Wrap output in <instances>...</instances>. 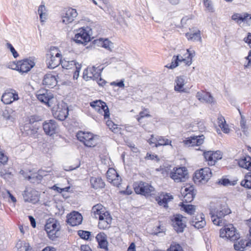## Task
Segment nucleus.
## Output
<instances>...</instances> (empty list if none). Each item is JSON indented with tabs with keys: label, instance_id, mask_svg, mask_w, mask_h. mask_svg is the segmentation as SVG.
<instances>
[{
	"label": "nucleus",
	"instance_id": "nucleus-1",
	"mask_svg": "<svg viewBox=\"0 0 251 251\" xmlns=\"http://www.w3.org/2000/svg\"><path fill=\"white\" fill-rule=\"evenodd\" d=\"M230 212V209L225 203L211 205L210 207V214L211 215V220L213 224L217 226H222V218Z\"/></svg>",
	"mask_w": 251,
	"mask_h": 251
},
{
	"label": "nucleus",
	"instance_id": "nucleus-2",
	"mask_svg": "<svg viewBox=\"0 0 251 251\" xmlns=\"http://www.w3.org/2000/svg\"><path fill=\"white\" fill-rule=\"evenodd\" d=\"M196 210L195 205L189 204V223L196 228H202L206 225L205 217L202 213L197 212Z\"/></svg>",
	"mask_w": 251,
	"mask_h": 251
},
{
	"label": "nucleus",
	"instance_id": "nucleus-3",
	"mask_svg": "<svg viewBox=\"0 0 251 251\" xmlns=\"http://www.w3.org/2000/svg\"><path fill=\"white\" fill-rule=\"evenodd\" d=\"M61 54L57 48L51 47L46 54V63L49 69H54L61 64Z\"/></svg>",
	"mask_w": 251,
	"mask_h": 251
},
{
	"label": "nucleus",
	"instance_id": "nucleus-4",
	"mask_svg": "<svg viewBox=\"0 0 251 251\" xmlns=\"http://www.w3.org/2000/svg\"><path fill=\"white\" fill-rule=\"evenodd\" d=\"M77 139L87 147H94L97 144L98 136L91 132L78 131L76 135Z\"/></svg>",
	"mask_w": 251,
	"mask_h": 251
},
{
	"label": "nucleus",
	"instance_id": "nucleus-5",
	"mask_svg": "<svg viewBox=\"0 0 251 251\" xmlns=\"http://www.w3.org/2000/svg\"><path fill=\"white\" fill-rule=\"evenodd\" d=\"M133 188L137 194L145 197L151 196L155 191L154 188L151 184L142 181L134 182Z\"/></svg>",
	"mask_w": 251,
	"mask_h": 251
},
{
	"label": "nucleus",
	"instance_id": "nucleus-6",
	"mask_svg": "<svg viewBox=\"0 0 251 251\" xmlns=\"http://www.w3.org/2000/svg\"><path fill=\"white\" fill-rule=\"evenodd\" d=\"M60 226L58 221L55 219L50 218L47 220L45 230L50 240H54L58 237L57 232L60 229Z\"/></svg>",
	"mask_w": 251,
	"mask_h": 251
},
{
	"label": "nucleus",
	"instance_id": "nucleus-7",
	"mask_svg": "<svg viewBox=\"0 0 251 251\" xmlns=\"http://www.w3.org/2000/svg\"><path fill=\"white\" fill-rule=\"evenodd\" d=\"M212 176L211 169L208 167H205L195 173L193 180L196 183L205 184L208 182Z\"/></svg>",
	"mask_w": 251,
	"mask_h": 251
},
{
	"label": "nucleus",
	"instance_id": "nucleus-8",
	"mask_svg": "<svg viewBox=\"0 0 251 251\" xmlns=\"http://www.w3.org/2000/svg\"><path fill=\"white\" fill-rule=\"evenodd\" d=\"M90 31L91 29L88 26L79 28L72 40L78 44L86 45V43L91 41Z\"/></svg>",
	"mask_w": 251,
	"mask_h": 251
},
{
	"label": "nucleus",
	"instance_id": "nucleus-9",
	"mask_svg": "<svg viewBox=\"0 0 251 251\" xmlns=\"http://www.w3.org/2000/svg\"><path fill=\"white\" fill-rule=\"evenodd\" d=\"M35 65L34 62L31 60L25 59L19 61L17 64L13 63L12 66L8 67L13 70L18 71L22 74L29 72Z\"/></svg>",
	"mask_w": 251,
	"mask_h": 251
},
{
	"label": "nucleus",
	"instance_id": "nucleus-10",
	"mask_svg": "<svg viewBox=\"0 0 251 251\" xmlns=\"http://www.w3.org/2000/svg\"><path fill=\"white\" fill-rule=\"evenodd\" d=\"M220 237L223 238L235 240L238 238V235L235 228L232 224L225 226L220 231Z\"/></svg>",
	"mask_w": 251,
	"mask_h": 251
},
{
	"label": "nucleus",
	"instance_id": "nucleus-11",
	"mask_svg": "<svg viewBox=\"0 0 251 251\" xmlns=\"http://www.w3.org/2000/svg\"><path fill=\"white\" fill-rule=\"evenodd\" d=\"M205 161L209 166L214 165L216 162L223 157V153L220 151H204L203 153Z\"/></svg>",
	"mask_w": 251,
	"mask_h": 251
},
{
	"label": "nucleus",
	"instance_id": "nucleus-12",
	"mask_svg": "<svg viewBox=\"0 0 251 251\" xmlns=\"http://www.w3.org/2000/svg\"><path fill=\"white\" fill-rule=\"evenodd\" d=\"M90 105L98 112L103 114L105 119L109 118L110 112L105 102L101 100H96L90 102Z\"/></svg>",
	"mask_w": 251,
	"mask_h": 251
},
{
	"label": "nucleus",
	"instance_id": "nucleus-13",
	"mask_svg": "<svg viewBox=\"0 0 251 251\" xmlns=\"http://www.w3.org/2000/svg\"><path fill=\"white\" fill-rule=\"evenodd\" d=\"M187 170L186 167L174 168L171 172L170 176L176 182L185 181L187 176Z\"/></svg>",
	"mask_w": 251,
	"mask_h": 251
},
{
	"label": "nucleus",
	"instance_id": "nucleus-14",
	"mask_svg": "<svg viewBox=\"0 0 251 251\" xmlns=\"http://www.w3.org/2000/svg\"><path fill=\"white\" fill-rule=\"evenodd\" d=\"M43 130L45 134L50 136H53L57 132L59 126L54 120H48L42 124Z\"/></svg>",
	"mask_w": 251,
	"mask_h": 251
},
{
	"label": "nucleus",
	"instance_id": "nucleus-15",
	"mask_svg": "<svg viewBox=\"0 0 251 251\" xmlns=\"http://www.w3.org/2000/svg\"><path fill=\"white\" fill-rule=\"evenodd\" d=\"M103 68H100L99 67L87 68L83 72V78L86 80L89 79L95 80L98 79L101 76V73Z\"/></svg>",
	"mask_w": 251,
	"mask_h": 251
},
{
	"label": "nucleus",
	"instance_id": "nucleus-16",
	"mask_svg": "<svg viewBox=\"0 0 251 251\" xmlns=\"http://www.w3.org/2000/svg\"><path fill=\"white\" fill-rule=\"evenodd\" d=\"M37 99L42 103L50 106L49 102L53 98L50 91L46 89H41L36 92Z\"/></svg>",
	"mask_w": 251,
	"mask_h": 251
},
{
	"label": "nucleus",
	"instance_id": "nucleus-17",
	"mask_svg": "<svg viewBox=\"0 0 251 251\" xmlns=\"http://www.w3.org/2000/svg\"><path fill=\"white\" fill-rule=\"evenodd\" d=\"M184 219L186 218L180 214L175 215L171 219L174 228L177 233L182 232L186 226Z\"/></svg>",
	"mask_w": 251,
	"mask_h": 251
},
{
	"label": "nucleus",
	"instance_id": "nucleus-18",
	"mask_svg": "<svg viewBox=\"0 0 251 251\" xmlns=\"http://www.w3.org/2000/svg\"><path fill=\"white\" fill-rule=\"evenodd\" d=\"M23 196L25 202L36 203L39 200L38 192L32 188H25Z\"/></svg>",
	"mask_w": 251,
	"mask_h": 251
},
{
	"label": "nucleus",
	"instance_id": "nucleus-19",
	"mask_svg": "<svg viewBox=\"0 0 251 251\" xmlns=\"http://www.w3.org/2000/svg\"><path fill=\"white\" fill-rule=\"evenodd\" d=\"M64 11L62 15V22L65 25L73 22L78 15L76 9L72 8H69Z\"/></svg>",
	"mask_w": 251,
	"mask_h": 251
},
{
	"label": "nucleus",
	"instance_id": "nucleus-20",
	"mask_svg": "<svg viewBox=\"0 0 251 251\" xmlns=\"http://www.w3.org/2000/svg\"><path fill=\"white\" fill-rule=\"evenodd\" d=\"M68 107L65 103L58 105L57 110L53 113L55 118L59 121H64L68 116Z\"/></svg>",
	"mask_w": 251,
	"mask_h": 251
},
{
	"label": "nucleus",
	"instance_id": "nucleus-21",
	"mask_svg": "<svg viewBox=\"0 0 251 251\" xmlns=\"http://www.w3.org/2000/svg\"><path fill=\"white\" fill-rule=\"evenodd\" d=\"M19 99L18 93L14 89L5 92L1 98V101L6 104H9Z\"/></svg>",
	"mask_w": 251,
	"mask_h": 251
},
{
	"label": "nucleus",
	"instance_id": "nucleus-22",
	"mask_svg": "<svg viewBox=\"0 0 251 251\" xmlns=\"http://www.w3.org/2000/svg\"><path fill=\"white\" fill-rule=\"evenodd\" d=\"M67 222L72 226L80 225L82 221V215L77 211H73L68 215Z\"/></svg>",
	"mask_w": 251,
	"mask_h": 251
},
{
	"label": "nucleus",
	"instance_id": "nucleus-23",
	"mask_svg": "<svg viewBox=\"0 0 251 251\" xmlns=\"http://www.w3.org/2000/svg\"><path fill=\"white\" fill-rule=\"evenodd\" d=\"M188 63V61L186 59H184L182 56L175 55L173 57L171 64H168L166 67L169 69H173L179 65L186 66Z\"/></svg>",
	"mask_w": 251,
	"mask_h": 251
},
{
	"label": "nucleus",
	"instance_id": "nucleus-24",
	"mask_svg": "<svg viewBox=\"0 0 251 251\" xmlns=\"http://www.w3.org/2000/svg\"><path fill=\"white\" fill-rule=\"evenodd\" d=\"M57 83L56 76L51 74H47L44 76L42 84L46 87L52 88L55 87Z\"/></svg>",
	"mask_w": 251,
	"mask_h": 251
},
{
	"label": "nucleus",
	"instance_id": "nucleus-25",
	"mask_svg": "<svg viewBox=\"0 0 251 251\" xmlns=\"http://www.w3.org/2000/svg\"><path fill=\"white\" fill-rule=\"evenodd\" d=\"M98 227L100 229H105L110 227L112 218L109 213H106L104 216H100Z\"/></svg>",
	"mask_w": 251,
	"mask_h": 251
},
{
	"label": "nucleus",
	"instance_id": "nucleus-26",
	"mask_svg": "<svg viewBox=\"0 0 251 251\" xmlns=\"http://www.w3.org/2000/svg\"><path fill=\"white\" fill-rule=\"evenodd\" d=\"M112 171L113 173H111L110 170L107 171V178L114 186L119 187L121 184L122 179L115 170H113Z\"/></svg>",
	"mask_w": 251,
	"mask_h": 251
},
{
	"label": "nucleus",
	"instance_id": "nucleus-27",
	"mask_svg": "<svg viewBox=\"0 0 251 251\" xmlns=\"http://www.w3.org/2000/svg\"><path fill=\"white\" fill-rule=\"evenodd\" d=\"M196 98L201 102L211 103L214 102V98L211 95L206 92L200 91L197 93Z\"/></svg>",
	"mask_w": 251,
	"mask_h": 251
},
{
	"label": "nucleus",
	"instance_id": "nucleus-28",
	"mask_svg": "<svg viewBox=\"0 0 251 251\" xmlns=\"http://www.w3.org/2000/svg\"><path fill=\"white\" fill-rule=\"evenodd\" d=\"M106 213H109L106 211L105 209L101 204H97L93 206L92 209V216L95 218H100V216H104L106 215Z\"/></svg>",
	"mask_w": 251,
	"mask_h": 251
},
{
	"label": "nucleus",
	"instance_id": "nucleus-29",
	"mask_svg": "<svg viewBox=\"0 0 251 251\" xmlns=\"http://www.w3.org/2000/svg\"><path fill=\"white\" fill-rule=\"evenodd\" d=\"M96 239L100 248L108 250L107 236L105 233L103 232L98 233L96 237Z\"/></svg>",
	"mask_w": 251,
	"mask_h": 251
},
{
	"label": "nucleus",
	"instance_id": "nucleus-30",
	"mask_svg": "<svg viewBox=\"0 0 251 251\" xmlns=\"http://www.w3.org/2000/svg\"><path fill=\"white\" fill-rule=\"evenodd\" d=\"M239 166L249 171L251 170V157L249 156H242L238 161Z\"/></svg>",
	"mask_w": 251,
	"mask_h": 251
},
{
	"label": "nucleus",
	"instance_id": "nucleus-31",
	"mask_svg": "<svg viewBox=\"0 0 251 251\" xmlns=\"http://www.w3.org/2000/svg\"><path fill=\"white\" fill-rule=\"evenodd\" d=\"M189 40L193 42H201L202 38L200 30L196 27L190 29L189 32Z\"/></svg>",
	"mask_w": 251,
	"mask_h": 251
},
{
	"label": "nucleus",
	"instance_id": "nucleus-32",
	"mask_svg": "<svg viewBox=\"0 0 251 251\" xmlns=\"http://www.w3.org/2000/svg\"><path fill=\"white\" fill-rule=\"evenodd\" d=\"M204 141L203 135L191 136L189 137V147H199L203 143Z\"/></svg>",
	"mask_w": 251,
	"mask_h": 251
},
{
	"label": "nucleus",
	"instance_id": "nucleus-33",
	"mask_svg": "<svg viewBox=\"0 0 251 251\" xmlns=\"http://www.w3.org/2000/svg\"><path fill=\"white\" fill-rule=\"evenodd\" d=\"M231 19L237 24L240 25L248 19H251V14L247 13H243V14L235 13L232 16Z\"/></svg>",
	"mask_w": 251,
	"mask_h": 251
},
{
	"label": "nucleus",
	"instance_id": "nucleus-34",
	"mask_svg": "<svg viewBox=\"0 0 251 251\" xmlns=\"http://www.w3.org/2000/svg\"><path fill=\"white\" fill-rule=\"evenodd\" d=\"M90 182L92 188L95 189L103 188L105 186V183L100 177H91Z\"/></svg>",
	"mask_w": 251,
	"mask_h": 251
},
{
	"label": "nucleus",
	"instance_id": "nucleus-35",
	"mask_svg": "<svg viewBox=\"0 0 251 251\" xmlns=\"http://www.w3.org/2000/svg\"><path fill=\"white\" fill-rule=\"evenodd\" d=\"M217 124L224 133L228 134L230 132V129L229 128L228 124H226L224 117L222 116L218 117L217 119Z\"/></svg>",
	"mask_w": 251,
	"mask_h": 251
},
{
	"label": "nucleus",
	"instance_id": "nucleus-36",
	"mask_svg": "<svg viewBox=\"0 0 251 251\" xmlns=\"http://www.w3.org/2000/svg\"><path fill=\"white\" fill-rule=\"evenodd\" d=\"M249 242L247 240L238 238L234 244V248L236 251H243L246 247L249 246Z\"/></svg>",
	"mask_w": 251,
	"mask_h": 251
},
{
	"label": "nucleus",
	"instance_id": "nucleus-37",
	"mask_svg": "<svg viewBox=\"0 0 251 251\" xmlns=\"http://www.w3.org/2000/svg\"><path fill=\"white\" fill-rule=\"evenodd\" d=\"M95 44H97L100 46L110 51H112V47L113 43L109 41L108 39L100 38L98 40H95Z\"/></svg>",
	"mask_w": 251,
	"mask_h": 251
},
{
	"label": "nucleus",
	"instance_id": "nucleus-38",
	"mask_svg": "<svg viewBox=\"0 0 251 251\" xmlns=\"http://www.w3.org/2000/svg\"><path fill=\"white\" fill-rule=\"evenodd\" d=\"M184 84V79L183 76L177 77L176 80L175 90L178 92H185V89L183 88Z\"/></svg>",
	"mask_w": 251,
	"mask_h": 251
},
{
	"label": "nucleus",
	"instance_id": "nucleus-39",
	"mask_svg": "<svg viewBox=\"0 0 251 251\" xmlns=\"http://www.w3.org/2000/svg\"><path fill=\"white\" fill-rule=\"evenodd\" d=\"M173 199V197L172 195L166 193L165 195H163L162 199H159L158 201V203L160 206H163L164 207L167 208L168 207V202Z\"/></svg>",
	"mask_w": 251,
	"mask_h": 251
},
{
	"label": "nucleus",
	"instance_id": "nucleus-40",
	"mask_svg": "<svg viewBox=\"0 0 251 251\" xmlns=\"http://www.w3.org/2000/svg\"><path fill=\"white\" fill-rule=\"evenodd\" d=\"M78 63L75 60H67L65 59L62 60L61 65L62 67L66 69H72L77 66Z\"/></svg>",
	"mask_w": 251,
	"mask_h": 251
},
{
	"label": "nucleus",
	"instance_id": "nucleus-41",
	"mask_svg": "<svg viewBox=\"0 0 251 251\" xmlns=\"http://www.w3.org/2000/svg\"><path fill=\"white\" fill-rule=\"evenodd\" d=\"M13 112L14 111L12 110V109L7 107L3 111L2 116L5 120L13 121L14 119L12 116Z\"/></svg>",
	"mask_w": 251,
	"mask_h": 251
},
{
	"label": "nucleus",
	"instance_id": "nucleus-42",
	"mask_svg": "<svg viewBox=\"0 0 251 251\" xmlns=\"http://www.w3.org/2000/svg\"><path fill=\"white\" fill-rule=\"evenodd\" d=\"M241 185L245 188L251 189V174L245 176L244 179L241 182Z\"/></svg>",
	"mask_w": 251,
	"mask_h": 251
},
{
	"label": "nucleus",
	"instance_id": "nucleus-43",
	"mask_svg": "<svg viewBox=\"0 0 251 251\" xmlns=\"http://www.w3.org/2000/svg\"><path fill=\"white\" fill-rule=\"evenodd\" d=\"M172 141L165 137L159 136H158V141H157V147L161 146H166V145H170L172 147L171 145Z\"/></svg>",
	"mask_w": 251,
	"mask_h": 251
},
{
	"label": "nucleus",
	"instance_id": "nucleus-44",
	"mask_svg": "<svg viewBox=\"0 0 251 251\" xmlns=\"http://www.w3.org/2000/svg\"><path fill=\"white\" fill-rule=\"evenodd\" d=\"M46 7L44 4L40 5L38 9V13L40 16L41 22H43L46 19L47 14L46 13Z\"/></svg>",
	"mask_w": 251,
	"mask_h": 251
},
{
	"label": "nucleus",
	"instance_id": "nucleus-45",
	"mask_svg": "<svg viewBox=\"0 0 251 251\" xmlns=\"http://www.w3.org/2000/svg\"><path fill=\"white\" fill-rule=\"evenodd\" d=\"M43 178L42 175L39 174H34L32 176H28L27 179L29 180L31 183H38Z\"/></svg>",
	"mask_w": 251,
	"mask_h": 251
},
{
	"label": "nucleus",
	"instance_id": "nucleus-46",
	"mask_svg": "<svg viewBox=\"0 0 251 251\" xmlns=\"http://www.w3.org/2000/svg\"><path fill=\"white\" fill-rule=\"evenodd\" d=\"M79 236L83 239L88 240L91 234V232L89 231L79 230L77 231Z\"/></svg>",
	"mask_w": 251,
	"mask_h": 251
},
{
	"label": "nucleus",
	"instance_id": "nucleus-47",
	"mask_svg": "<svg viewBox=\"0 0 251 251\" xmlns=\"http://www.w3.org/2000/svg\"><path fill=\"white\" fill-rule=\"evenodd\" d=\"M244 66L245 68L251 67V51H250L247 56L244 58L243 61Z\"/></svg>",
	"mask_w": 251,
	"mask_h": 251
},
{
	"label": "nucleus",
	"instance_id": "nucleus-48",
	"mask_svg": "<svg viewBox=\"0 0 251 251\" xmlns=\"http://www.w3.org/2000/svg\"><path fill=\"white\" fill-rule=\"evenodd\" d=\"M168 251H183L182 248L178 244L174 243L171 245Z\"/></svg>",
	"mask_w": 251,
	"mask_h": 251
},
{
	"label": "nucleus",
	"instance_id": "nucleus-49",
	"mask_svg": "<svg viewBox=\"0 0 251 251\" xmlns=\"http://www.w3.org/2000/svg\"><path fill=\"white\" fill-rule=\"evenodd\" d=\"M158 136L154 137L153 135H151V137L149 139L148 143L152 147H157Z\"/></svg>",
	"mask_w": 251,
	"mask_h": 251
},
{
	"label": "nucleus",
	"instance_id": "nucleus-50",
	"mask_svg": "<svg viewBox=\"0 0 251 251\" xmlns=\"http://www.w3.org/2000/svg\"><path fill=\"white\" fill-rule=\"evenodd\" d=\"M7 46L11 52L13 57L14 58H17L19 56V54L15 50L13 46L10 43H9L7 44Z\"/></svg>",
	"mask_w": 251,
	"mask_h": 251
},
{
	"label": "nucleus",
	"instance_id": "nucleus-51",
	"mask_svg": "<svg viewBox=\"0 0 251 251\" xmlns=\"http://www.w3.org/2000/svg\"><path fill=\"white\" fill-rule=\"evenodd\" d=\"M41 120L39 116L36 115H32L29 117V123L30 124H33Z\"/></svg>",
	"mask_w": 251,
	"mask_h": 251
},
{
	"label": "nucleus",
	"instance_id": "nucleus-52",
	"mask_svg": "<svg viewBox=\"0 0 251 251\" xmlns=\"http://www.w3.org/2000/svg\"><path fill=\"white\" fill-rule=\"evenodd\" d=\"M106 125L109 127V128L111 129L113 131H114L115 129L117 128V125L114 124V123L111 120H108L106 122Z\"/></svg>",
	"mask_w": 251,
	"mask_h": 251
},
{
	"label": "nucleus",
	"instance_id": "nucleus-53",
	"mask_svg": "<svg viewBox=\"0 0 251 251\" xmlns=\"http://www.w3.org/2000/svg\"><path fill=\"white\" fill-rule=\"evenodd\" d=\"M8 161V157L4 155L2 151H0V162L3 164L7 163Z\"/></svg>",
	"mask_w": 251,
	"mask_h": 251
},
{
	"label": "nucleus",
	"instance_id": "nucleus-54",
	"mask_svg": "<svg viewBox=\"0 0 251 251\" xmlns=\"http://www.w3.org/2000/svg\"><path fill=\"white\" fill-rule=\"evenodd\" d=\"M145 159L148 160H154L156 159L157 161H159V158L157 155L155 154H151L149 153H147L146 156L145 157Z\"/></svg>",
	"mask_w": 251,
	"mask_h": 251
},
{
	"label": "nucleus",
	"instance_id": "nucleus-55",
	"mask_svg": "<svg viewBox=\"0 0 251 251\" xmlns=\"http://www.w3.org/2000/svg\"><path fill=\"white\" fill-rule=\"evenodd\" d=\"M189 195H191L192 196V201L195 198V196L197 194V190L193 186H191L189 187Z\"/></svg>",
	"mask_w": 251,
	"mask_h": 251
},
{
	"label": "nucleus",
	"instance_id": "nucleus-56",
	"mask_svg": "<svg viewBox=\"0 0 251 251\" xmlns=\"http://www.w3.org/2000/svg\"><path fill=\"white\" fill-rule=\"evenodd\" d=\"M219 183L223 186H228L231 185V182L228 179L222 178L219 181Z\"/></svg>",
	"mask_w": 251,
	"mask_h": 251
},
{
	"label": "nucleus",
	"instance_id": "nucleus-57",
	"mask_svg": "<svg viewBox=\"0 0 251 251\" xmlns=\"http://www.w3.org/2000/svg\"><path fill=\"white\" fill-rule=\"evenodd\" d=\"M240 126L243 131H246L248 129V127L246 124V121L243 117H241L240 121Z\"/></svg>",
	"mask_w": 251,
	"mask_h": 251
},
{
	"label": "nucleus",
	"instance_id": "nucleus-58",
	"mask_svg": "<svg viewBox=\"0 0 251 251\" xmlns=\"http://www.w3.org/2000/svg\"><path fill=\"white\" fill-rule=\"evenodd\" d=\"M204 5L208 10H212L213 9L211 1L209 0H204Z\"/></svg>",
	"mask_w": 251,
	"mask_h": 251
},
{
	"label": "nucleus",
	"instance_id": "nucleus-59",
	"mask_svg": "<svg viewBox=\"0 0 251 251\" xmlns=\"http://www.w3.org/2000/svg\"><path fill=\"white\" fill-rule=\"evenodd\" d=\"M140 117L137 118V120L139 122H140V120L144 117H150L151 115L149 114L145 113L144 111H141L139 113Z\"/></svg>",
	"mask_w": 251,
	"mask_h": 251
},
{
	"label": "nucleus",
	"instance_id": "nucleus-60",
	"mask_svg": "<svg viewBox=\"0 0 251 251\" xmlns=\"http://www.w3.org/2000/svg\"><path fill=\"white\" fill-rule=\"evenodd\" d=\"M23 248L25 251H33L32 248L30 246L28 243L25 242L23 244Z\"/></svg>",
	"mask_w": 251,
	"mask_h": 251
},
{
	"label": "nucleus",
	"instance_id": "nucleus-61",
	"mask_svg": "<svg viewBox=\"0 0 251 251\" xmlns=\"http://www.w3.org/2000/svg\"><path fill=\"white\" fill-rule=\"evenodd\" d=\"M179 206H181V209L187 213H188V204H185L183 202H180Z\"/></svg>",
	"mask_w": 251,
	"mask_h": 251
},
{
	"label": "nucleus",
	"instance_id": "nucleus-62",
	"mask_svg": "<svg viewBox=\"0 0 251 251\" xmlns=\"http://www.w3.org/2000/svg\"><path fill=\"white\" fill-rule=\"evenodd\" d=\"M28 219L30 222L31 226L33 227H36V223L35 219L32 216H28Z\"/></svg>",
	"mask_w": 251,
	"mask_h": 251
},
{
	"label": "nucleus",
	"instance_id": "nucleus-63",
	"mask_svg": "<svg viewBox=\"0 0 251 251\" xmlns=\"http://www.w3.org/2000/svg\"><path fill=\"white\" fill-rule=\"evenodd\" d=\"M112 84L114 85L115 86H118L119 87H124L125 86L124 81V80H121L119 82H113Z\"/></svg>",
	"mask_w": 251,
	"mask_h": 251
},
{
	"label": "nucleus",
	"instance_id": "nucleus-64",
	"mask_svg": "<svg viewBox=\"0 0 251 251\" xmlns=\"http://www.w3.org/2000/svg\"><path fill=\"white\" fill-rule=\"evenodd\" d=\"M81 251H92L90 247L87 245H82L80 247Z\"/></svg>",
	"mask_w": 251,
	"mask_h": 251
}]
</instances>
